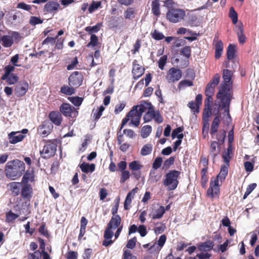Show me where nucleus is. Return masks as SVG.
Returning <instances> with one entry per match:
<instances>
[{"mask_svg":"<svg viewBox=\"0 0 259 259\" xmlns=\"http://www.w3.org/2000/svg\"><path fill=\"white\" fill-rule=\"evenodd\" d=\"M130 177V171L128 170H124L121 171V178L120 182L121 183H124Z\"/></svg>","mask_w":259,"mask_h":259,"instance_id":"nucleus-47","label":"nucleus"},{"mask_svg":"<svg viewBox=\"0 0 259 259\" xmlns=\"http://www.w3.org/2000/svg\"><path fill=\"white\" fill-rule=\"evenodd\" d=\"M25 169L24 163L17 159L8 162L5 167L6 176L13 180L20 177Z\"/></svg>","mask_w":259,"mask_h":259,"instance_id":"nucleus-4","label":"nucleus"},{"mask_svg":"<svg viewBox=\"0 0 259 259\" xmlns=\"http://www.w3.org/2000/svg\"><path fill=\"white\" fill-rule=\"evenodd\" d=\"M155 111L154 110L152 106L149 108L148 111L144 115L143 119L145 122H148L154 119Z\"/></svg>","mask_w":259,"mask_h":259,"instance_id":"nucleus-27","label":"nucleus"},{"mask_svg":"<svg viewBox=\"0 0 259 259\" xmlns=\"http://www.w3.org/2000/svg\"><path fill=\"white\" fill-rule=\"evenodd\" d=\"M185 12L180 9H171L166 14V18L171 23H176L182 20L185 16Z\"/></svg>","mask_w":259,"mask_h":259,"instance_id":"nucleus-7","label":"nucleus"},{"mask_svg":"<svg viewBox=\"0 0 259 259\" xmlns=\"http://www.w3.org/2000/svg\"><path fill=\"white\" fill-rule=\"evenodd\" d=\"M141 116H142L139 114L137 111H135V109H132L126 117L122 119L120 130H121L124 125L130 120H131L129 123L130 125H133L135 126H139Z\"/></svg>","mask_w":259,"mask_h":259,"instance_id":"nucleus-6","label":"nucleus"},{"mask_svg":"<svg viewBox=\"0 0 259 259\" xmlns=\"http://www.w3.org/2000/svg\"><path fill=\"white\" fill-rule=\"evenodd\" d=\"M15 67L14 66H12L11 65H9L6 66L4 68L5 73L3 76H5L6 78L8 75L11 74V72L14 71Z\"/></svg>","mask_w":259,"mask_h":259,"instance_id":"nucleus-51","label":"nucleus"},{"mask_svg":"<svg viewBox=\"0 0 259 259\" xmlns=\"http://www.w3.org/2000/svg\"><path fill=\"white\" fill-rule=\"evenodd\" d=\"M49 117L52 122L57 125L61 124L62 117L61 114L58 112H51L49 114Z\"/></svg>","mask_w":259,"mask_h":259,"instance_id":"nucleus-19","label":"nucleus"},{"mask_svg":"<svg viewBox=\"0 0 259 259\" xmlns=\"http://www.w3.org/2000/svg\"><path fill=\"white\" fill-rule=\"evenodd\" d=\"M174 160H175V159L172 157H171L168 158L164 161L163 167L165 168H169L170 165L173 164V163L174 162Z\"/></svg>","mask_w":259,"mask_h":259,"instance_id":"nucleus-60","label":"nucleus"},{"mask_svg":"<svg viewBox=\"0 0 259 259\" xmlns=\"http://www.w3.org/2000/svg\"><path fill=\"white\" fill-rule=\"evenodd\" d=\"M144 72V68L136 62H134L132 73L135 79L139 78Z\"/></svg>","mask_w":259,"mask_h":259,"instance_id":"nucleus-17","label":"nucleus"},{"mask_svg":"<svg viewBox=\"0 0 259 259\" xmlns=\"http://www.w3.org/2000/svg\"><path fill=\"white\" fill-rule=\"evenodd\" d=\"M121 224V218L119 215H113L107 225V228L104 231V240L103 242V245L107 247L111 245L114 241L111 240L113 236V231L117 229L114 234L115 240L119 237L123 228V226H120Z\"/></svg>","mask_w":259,"mask_h":259,"instance_id":"nucleus-2","label":"nucleus"},{"mask_svg":"<svg viewBox=\"0 0 259 259\" xmlns=\"http://www.w3.org/2000/svg\"><path fill=\"white\" fill-rule=\"evenodd\" d=\"M228 172V165L222 166L221 171L216 178H211L209 187L207 191V195L211 198H217L220 193V187L222 182L225 179Z\"/></svg>","mask_w":259,"mask_h":259,"instance_id":"nucleus-3","label":"nucleus"},{"mask_svg":"<svg viewBox=\"0 0 259 259\" xmlns=\"http://www.w3.org/2000/svg\"><path fill=\"white\" fill-rule=\"evenodd\" d=\"M17 8L18 9H23L26 11H30L31 9V6L27 5L24 3H19L17 5Z\"/></svg>","mask_w":259,"mask_h":259,"instance_id":"nucleus-61","label":"nucleus"},{"mask_svg":"<svg viewBox=\"0 0 259 259\" xmlns=\"http://www.w3.org/2000/svg\"><path fill=\"white\" fill-rule=\"evenodd\" d=\"M69 101L76 106H79L83 101V99L78 97H69Z\"/></svg>","mask_w":259,"mask_h":259,"instance_id":"nucleus-44","label":"nucleus"},{"mask_svg":"<svg viewBox=\"0 0 259 259\" xmlns=\"http://www.w3.org/2000/svg\"><path fill=\"white\" fill-rule=\"evenodd\" d=\"M152 131V127L150 125H147L144 126L141 130V136L143 138H147Z\"/></svg>","mask_w":259,"mask_h":259,"instance_id":"nucleus-32","label":"nucleus"},{"mask_svg":"<svg viewBox=\"0 0 259 259\" xmlns=\"http://www.w3.org/2000/svg\"><path fill=\"white\" fill-rule=\"evenodd\" d=\"M61 92L67 95H71L74 93V90L72 87L64 85L61 88Z\"/></svg>","mask_w":259,"mask_h":259,"instance_id":"nucleus-40","label":"nucleus"},{"mask_svg":"<svg viewBox=\"0 0 259 259\" xmlns=\"http://www.w3.org/2000/svg\"><path fill=\"white\" fill-rule=\"evenodd\" d=\"M81 170L86 173L92 172L95 170V165L94 164H89L87 163H82L80 165Z\"/></svg>","mask_w":259,"mask_h":259,"instance_id":"nucleus-26","label":"nucleus"},{"mask_svg":"<svg viewBox=\"0 0 259 259\" xmlns=\"http://www.w3.org/2000/svg\"><path fill=\"white\" fill-rule=\"evenodd\" d=\"M165 229V225L163 224L159 223L156 224L154 231L156 234H159L162 233L164 231Z\"/></svg>","mask_w":259,"mask_h":259,"instance_id":"nucleus-43","label":"nucleus"},{"mask_svg":"<svg viewBox=\"0 0 259 259\" xmlns=\"http://www.w3.org/2000/svg\"><path fill=\"white\" fill-rule=\"evenodd\" d=\"M1 78L3 80H6L7 82L10 85L15 84L18 80V77L16 74L14 73L8 75L6 78L5 76H2Z\"/></svg>","mask_w":259,"mask_h":259,"instance_id":"nucleus-25","label":"nucleus"},{"mask_svg":"<svg viewBox=\"0 0 259 259\" xmlns=\"http://www.w3.org/2000/svg\"><path fill=\"white\" fill-rule=\"evenodd\" d=\"M167 56L164 55L161 57L158 61V67L161 69H164V67L166 63Z\"/></svg>","mask_w":259,"mask_h":259,"instance_id":"nucleus-48","label":"nucleus"},{"mask_svg":"<svg viewBox=\"0 0 259 259\" xmlns=\"http://www.w3.org/2000/svg\"><path fill=\"white\" fill-rule=\"evenodd\" d=\"M152 150V145L150 144H148L144 145L141 150V154L143 156H146L151 153Z\"/></svg>","mask_w":259,"mask_h":259,"instance_id":"nucleus-34","label":"nucleus"},{"mask_svg":"<svg viewBox=\"0 0 259 259\" xmlns=\"http://www.w3.org/2000/svg\"><path fill=\"white\" fill-rule=\"evenodd\" d=\"M123 259H136V257L132 255L130 250H126L124 252Z\"/></svg>","mask_w":259,"mask_h":259,"instance_id":"nucleus-64","label":"nucleus"},{"mask_svg":"<svg viewBox=\"0 0 259 259\" xmlns=\"http://www.w3.org/2000/svg\"><path fill=\"white\" fill-rule=\"evenodd\" d=\"M162 162V158L157 157L155 159V160L153 163V166H152L153 168L154 169H158V168H159L161 166Z\"/></svg>","mask_w":259,"mask_h":259,"instance_id":"nucleus-53","label":"nucleus"},{"mask_svg":"<svg viewBox=\"0 0 259 259\" xmlns=\"http://www.w3.org/2000/svg\"><path fill=\"white\" fill-rule=\"evenodd\" d=\"M232 72L228 69H225L223 73V82L221 84L219 93L217 97L220 101V106L224 109V112L226 114V121L229 123L231 121V117L229 114V105L232 98L231 92V82Z\"/></svg>","mask_w":259,"mask_h":259,"instance_id":"nucleus-1","label":"nucleus"},{"mask_svg":"<svg viewBox=\"0 0 259 259\" xmlns=\"http://www.w3.org/2000/svg\"><path fill=\"white\" fill-rule=\"evenodd\" d=\"M28 132L27 129H23L21 131L12 132L8 134L9 142L11 144H16L21 141L24 138L23 134Z\"/></svg>","mask_w":259,"mask_h":259,"instance_id":"nucleus-9","label":"nucleus"},{"mask_svg":"<svg viewBox=\"0 0 259 259\" xmlns=\"http://www.w3.org/2000/svg\"><path fill=\"white\" fill-rule=\"evenodd\" d=\"M33 194V190L31 186L28 184H23L21 190L22 197L27 200H30Z\"/></svg>","mask_w":259,"mask_h":259,"instance_id":"nucleus-16","label":"nucleus"},{"mask_svg":"<svg viewBox=\"0 0 259 259\" xmlns=\"http://www.w3.org/2000/svg\"><path fill=\"white\" fill-rule=\"evenodd\" d=\"M134 10L133 9L128 8L124 13V16L125 19H132L134 17Z\"/></svg>","mask_w":259,"mask_h":259,"instance_id":"nucleus-50","label":"nucleus"},{"mask_svg":"<svg viewBox=\"0 0 259 259\" xmlns=\"http://www.w3.org/2000/svg\"><path fill=\"white\" fill-rule=\"evenodd\" d=\"M183 134L182 133V130L181 127H178L172 133V138H177L178 140H181L183 138Z\"/></svg>","mask_w":259,"mask_h":259,"instance_id":"nucleus-39","label":"nucleus"},{"mask_svg":"<svg viewBox=\"0 0 259 259\" xmlns=\"http://www.w3.org/2000/svg\"><path fill=\"white\" fill-rule=\"evenodd\" d=\"M69 84L71 87L77 88L80 86L83 81V76L81 72H73L68 78Z\"/></svg>","mask_w":259,"mask_h":259,"instance_id":"nucleus-10","label":"nucleus"},{"mask_svg":"<svg viewBox=\"0 0 259 259\" xmlns=\"http://www.w3.org/2000/svg\"><path fill=\"white\" fill-rule=\"evenodd\" d=\"M223 51V44L220 40L215 45V57L219 59L222 55Z\"/></svg>","mask_w":259,"mask_h":259,"instance_id":"nucleus-28","label":"nucleus"},{"mask_svg":"<svg viewBox=\"0 0 259 259\" xmlns=\"http://www.w3.org/2000/svg\"><path fill=\"white\" fill-rule=\"evenodd\" d=\"M214 89L215 87L207 84L205 90V95L207 97H212L214 92Z\"/></svg>","mask_w":259,"mask_h":259,"instance_id":"nucleus-49","label":"nucleus"},{"mask_svg":"<svg viewBox=\"0 0 259 259\" xmlns=\"http://www.w3.org/2000/svg\"><path fill=\"white\" fill-rule=\"evenodd\" d=\"M2 42V45L5 48L11 47L14 43V40H12V37L9 35H6L2 36L1 39V42Z\"/></svg>","mask_w":259,"mask_h":259,"instance_id":"nucleus-24","label":"nucleus"},{"mask_svg":"<svg viewBox=\"0 0 259 259\" xmlns=\"http://www.w3.org/2000/svg\"><path fill=\"white\" fill-rule=\"evenodd\" d=\"M161 175L157 172L156 169H153L150 171L149 176V180L152 183H155L161 179Z\"/></svg>","mask_w":259,"mask_h":259,"instance_id":"nucleus-30","label":"nucleus"},{"mask_svg":"<svg viewBox=\"0 0 259 259\" xmlns=\"http://www.w3.org/2000/svg\"><path fill=\"white\" fill-rule=\"evenodd\" d=\"M152 105L146 102H144L140 105L134 106L132 109H135V111H137V113L140 115H142L143 113L146 111L147 109L148 110Z\"/></svg>","mask_w":259,"mask_h":259,"instance_id":"nucleus-20","label":"nucleus"},{"mask_svg":"<svg viewBox=\"0 0 259 259\" xmlns=\"http://www.w3.org/2000/svg\"><path fill=\"white\" fill-rule=\"evenodd\" d=\"M61 112L65 116L75 118L78 115V111L74 107L67 103H63L60 107Z\"/></svg>","mask_w":259,"mask_h":259,"instance_id":"nucleus-11","label":"nucleus"},{"mask_svg":"<svg viewBox=\"0 0 259 259\" xmlns=\"http://www.w3.org/2000/svg\"><path fill=\"white\" fill-rule=\"evenodd\" d=\"M180 174V171L172 170H170L165 175V179L163 180V185L167 187L168 190H174L177 188Z\"/></svg>","mask_w":259,"mask_h":259,"instance_id":"nucleus-5","label":"nucleus"},{"mask_svg":"<svg viewBox=\"0 0 259 259\" xmlns=\"http://www.w3.org/2000/svg\"><path fill=\"white\" fill-rule=\"evenodd\" d=\"M220 77L219 75L217 74L214 76L213 78L211 80V81L208 84H209V85L215 87L220 82Z\"/></svg>","mask_w":259,"mask_h":259,"instance_id":"nucleus-52","label":"nucleus"},{"mask_svg":"<svg viewBox=\"0 0 259 259\" xmlns=\"http://www.w3.org/2000/svg\"><path fill=\"white\" fill-rule=\"evenodd\" d=\"M60 7L59 4L55 1L47 3L44 7V11L47 12H52L57 11Z\"/></svg>","mask_w":259,"mask_h":259,"instance_id":"nucleus-21","label":"nucleus"},{"mask_svg":"<svg viewBox=\"0 0 259 259\" xmlns=\"http://www.w3.org/2000/svg\"><path fill=\"white\" fill-rule=\"evenodd\" d=\"M188 106L192 110L193 112L194 113L197 112L198 113L199 112L198 110V107L199 105L197 104L194 103L193 102H190L188 104Z\"/></svg>","mask_w":259,"mask_h":259,"instance_id":"nucleus-58","label":"nucleus"},{"mask_svg":"<svg viewBox=\"0 0 259 259\" xmlns=\"http://www.w3.org/2000/svg\"><path fill=\"white\" fill-rule=\"evenodd\" d=\"M102 24L101 23H98L97 25L94 26H88L85 28V30L88 32L90 34L92 33L97 32L100 29Z\"/></svg>","mask_w":259,"mask_h":259,"instance_id":"nucleus-35","label":"nucleus"},{"mask_svg":"<svg viewBox=\"0 0 259 259\" xmlns=\"http://www.w3.org/2000/svg\"><path fill=\"white\" fill-rule=\"evenodd\" d=\"M129 168L133 171L132 174L135 176L137 179L139 177V175L136 174L135 171L141 169L143 167L142 164L139 161H133L129 163Z\"/></svg>","mask_w":259,"mask_h":259,"instance_id":"nucleus-18","label":"nucleus"},{"mask_svg":"<svg viewBox=\"0 0 259 259\" xmlns=\"http://www.w3.org/2000/svg\"><path fill=\"white\" fill-rule=\"evenodd\" d=\"M137 241V239L136 237H134L131 239H130L126 244V247L130 249H133L135 247L136 245V243Z\"/></svg>","mask_w":259,"mask_h":259,"instance_id":"nucleus-57","label":"nucleus"},{"mask_svg":"<svg viewBox=\"0 0 259 259\" xmlns=\"http://www.w3.org/2000/svg\"><path fill=\"white\" fill-rule=\"evenodd\" d=\"M100 51L98 50L96 51L95 52L94 56V58L96 60L97 62L95 61V60L93 58V56H91L90 58L92 59V64H91L92 66H94L99 63L98 61L100 59Z\"/></svg>","mask_w":259,"mask_h":259,"instance_id":"nucleus-46","label":"nucleus"},{"mask_svg":"<svg viewBox=\"0 0 259 259\" xmlns=\"http://www.w3.org/2000/svg\"><path fill=\"white\" fill-rule=\"evenodd\" d=\"M56 150V144L50 143L44 146L42 150L40 153L42 157L47 158L53 156L55 154Z\"/></svg>","mask_w":259,"mask_h":259,"instance_id":"nucleus-12","label":"nucleus"},{"mask_svg":"<svg viewBox=\"0 0 259 259\" xmlns=\"http://www.w3.org/2000/svg\"><path fill=\"white\" fill-rule=\"evenodd\" d=\"M245 169L247 172H251L253 169V165L250 162L246 161L244 163Z\"/></svg>","mask_w":259,"mask_h":259,"instance_id":"nucleus-63","label":"nucleus"},{"mask_svg":"<svg viewBox=\"0 0 259 259\" xmlns=\"http://www.w3.org/2000/svg\"><path fill=\"white\" fill-rule=\"evenodd\" d=\"M229 17L231 19L233 23L236 24L238 21V15L233 7L230 9Z\"/></svg>","mask_w":259,"mask_h":259,"instance_id":"nucleus-41","label":"nucleus"},{"mask_svg":"<svg viewBox=\"0 0 259 259\" xmlns=\"http://www.w3.org/2000/svg\"><path fill=\"white\" fill-rule=\"evenodd\" d=\"M7 221L9 222H12L18 217V215L10 211L7 213Z\"/></svg>","mask_w":259,"mask_h":259,"instance_id":"nucleus-55","label":"nucleus"},{"mask_svg":"<svg viewBox=\"0 0 259 259\" xmlns=\"http://www.w3.org/2000/svg\"><path fill=\"white\" fill-rule=\"evenodd\" d=\"M235 53V46L233 45H230L228 46L227 50V58L229 60L234 58Z\"/></svg>","mask_w":259,"mask_h":259,"instance_id":"nucleus-37","label":"nucleus"},{"mask_svg":"<svg viewBox=\"0 0 259 259\" xmlns=\"http://www.w3.org/2000/svg\"><path fill=\"white\" fill-rule=\"evenodd\" d=\"M211 153L215 156L220 152V148L218 143L215 142H212L211 144L210 148Z\"/></svg>","mask_w":259,"mask_h":259,"instance_id":"nucleus-36","label":"nucleus"},{"mask_svg":"<svg viewBox=\"0 0 259 259\" xmlns=\"http://www.w3.org/2000/svg\"><path fill=\"white\" fill-rule=\"evenodd\" d=\"M181 53L187 58L190 57L191 55V48L190 47L186 46L182 49Z\"/></svg>","mask_w":259,"mask_h":259,"instance_id":"nucleus-56","label":"nucleus"},{"mask_svg":"<svg viewBox=\"0 0 259 259\" xmlns=\"http://www.w3.org/2000/svg\"><path fill=\"white\" fill-rule=\"evenodd\" d=\"M22 186V182H13L9 184L10 190L15 195H18L20 193V190Z\"/></svg>","mask_w":259,"mask_h":259,"instance_id":"nucleus-23","label":"nucleus"},{"mask_svg":"<svg viewBox=\"0 0 259 259\" xmlns=\"http://www.w3.org/2000/svg\"><path fill=\"white\" fill-rule=\"evenodd\" d=\"M34 181V174L32 170H27L24 175L22 180V184H28V182H32Z\"/></svg>","mask_w":259,"mask_h":259,"instance_id":"nucleus-22","label":"nucleus"},{"mask_svg":"<svg viewBox=\"0 0 259 259\" xmlns=\"http://www.w3.org/2000/svg\"><path fill=\"white\" fill-rule=\"evenodd\" d=\"M101 5V2L93 1L90 6L89 7L88 10L90 13H92L95 11L97 10Z\"/></svg>","mask_w":259,"mask_h":259,"instance_id":"nucleus-42","label":"nucleus"},{"mask_svg":"<svg viewBox=\"0 0 259 259\" xmlns=\"http://www.w3.org/2000/svg\"><path fill=\"white\" fill-rule=\"evenodd\" d=\"M152 37L156 40H160L164 38L163 34L157 30H154L152 33Z\"/></svg>","mask_w":259,"mask_h":259,"instance_id":"nucleus-59","label":"nucleus"},{"mask_svg":"<svg viewBox=\"0 0 259 259\" xmlns=\"http://www.w3.org/2000/svg\"><path fill=\"white\" fill-rule=\"evenodd\" d=\"M98 42V37L95 34H92L90 38V41L87 45L88 47H94L96 46Z\"/></svg>","mask_w":259,"mask_h":259,"instance_id":"nucleus-45","label":"nucleus"},{"mask_svg":"<svg viewBox=\"0 0 259 259\" xmlns=\"http://www.w3.org/2000/svg\"><path fill=\"white\" fill-rule=\"evenodd\" d=\"M42 23V20L37 17L32 16L30 18L29 20V23L32 25H35L36 24H41Z\"/></svg>","mask_w":259,"mask_h":259,"instance_id":"nucleus-54","label":"nucleus"},{"mask_svg":"<svg viewBox=\"0 0 259 259\" xmlns=\"http://www.w3.org/2000/svg\"><path fill=\"white\" fill-rule=\"evenodd\" d=\"M152 12L154 15L157 16L160 14V4L157 0L152 2Z\"/></svg>","mask_w":259,"mask_h":259,"instance_id":"nucleus-31","label":"nucleus"},{"mask_svg":"<svg viewBox=\"0 0 259 259\" xmlns=\"http://www.w3.org/2000/svg\"><path fill=\"white\" fill-rule=\"evenodd\" d=\"M182 76V71L178 68L172 67L167 73L166 79L169 83L178 81Z\"/></svg>","mask_w":259,"mask_h":259,"instance_id":"nucleus-8","label":"nucleus"},{"mask_svg":"<svg viewBox=\"0 0 259 259\" xmlns=\"http://www.w3.org/2000/svg\"><path fill=\"white\" fill-rule=\"evenodd\" d=\"M220 121V118L219 117L217 116L214 118L211 127V133L212 134H213L217 132Z\"/></svg>","mask_w":259,"mask_h":259,"instance_id":"nucleus-38","label":"nucleus"},{"mask_svg":"<svg viewBox=\"0 0 259 259\" xmlns=\"http://www.w3.org/2000/svg\"><path fill=\"white\" fill-rule=\"evenodd\" d=\"M165 212V208L162 206H154L149 215L152 219H158L161 218Z\"/></svg>","mask_w":259,"mask_h":259,"instance_id":"nucleus-15","label":"nucleus"},{"mask_svg":"<svg viewBox=\"0 0 259 259\" xmlns=\"http://www.w3.org/2000/svg\"><path fill=\"white\" fill-rule=\"evenodd\" d=\"M29 87L28 83L26 81L20 82L16 87L15 92L18 97L24 96L27 92Z\"/></svg>","mask_w":259,"mask_h":259,"instance_id":"nucleus-14","label":"nucleus"},{"mask_svg":"<svg viewBox=\"0 0 259 259\" xmlns=\"http://www.w3.org/2000/svg\"><path fill=\"white\" fill-rule=\"evenodd\" d=\"M138 231L142 237L145 236L147 233L146 228L144 225H140Z\"/></svg>","mask_w":259,"mask_h":259,"instance_id":"nucleus-62","label":"nucleus"},{"mask_svg":"<svg viewBox=\"0 0 259 259\" xmlns=\"http://www.w3.org/2000/svg\"><path fill=\"white\" fill-rule=\"evenodd\" d=\"M193 85V82L191 80L184 79L181 81L178 85L179 90H184L186 89L187 87H191Z\"/></svg>","mask_w":259,"mask_h":259,"instance_id":"nucleus-33","label":"nucleus"},{"mask_svg":"<svg viewBox=\"0 0 259 259\" xmlns=\"http://www.w3.org/2000/svg\"><path fill=\"white\" fill-rule=\"evenodd\" d=\"M213 247V243L211 241H206L200 244L198 248L201 251H206L211 249Z\"/></svg>","mask_w":259,"mask_h":259,"instance_id":"nucleus-29","label":"nucleus"},{"mask_svg":"<svg viewBox=\"0 0 259 259\" xmlns=\"http://www.w3.org/2000/svg\"><path fill=\"white\" fill-rule=\"evenodd\" d=\"M53 125L52 123L49 121H45L43 124L38 128L39 134L45 137L47 136L52 131Z\"/></svg>","mask_w":259,"mask_h":259,"instance_id":"nucleus-13","label":"nucleus"}]
</instances>
